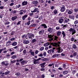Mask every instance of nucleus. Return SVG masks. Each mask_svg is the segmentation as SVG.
Masks as SVG:
<instances>
[{
    "label": "nucleus",
    "mask_w": 78,
    "mask_h": 78,
    "mask_svg": "<svg viewBox=\"0 0 78 78\" xmlns=\"http://www.w3.org/2000/svg\"><path fill=\"white\" fill-rule=\"evenodd\" d=\"M9 73V71H6L5 72V75H8Z\"/></svg>",
    "instance_id": "41"
},
{
    "label": "nucleus",
    "mask_w": 78,
    "mask_h": 78,
    "mask_svg": "<svg viewBox=\"0 0 78 78\" xmlns=\"http://www.w3.org/2000/svg\"><path fill=\"white\" fill-rule=\"evenodd\" d=\"M28 17V15H25L23 16L22 17V20H25V19L27 18Z\"/></svg>",
    "instance_id": "16"
},
{
    "label": "nucleus",
    "mask_w": 78,
    "mask_h": 78,
    "mask_svg": "<svg viewBox=\"0 0 78 78\" xmlns=\"http://www.w3.org/2000/svg\"><path fill=\"white\" fill-rule=\"evenodd\" d=\"M69 20H70L69 19H67L65 18V21H64V22L65 23H68V22H69Z\"/></svg>",
    "instance_id": "20"
},
{
    "label": "nucleus",
    "mask_w": 78,
    "mask_h": 78,
    "mask_svg": "<svg viewBox=\"0 0 78 78\" xmlns=\"http://www.w3.org/2000/svg\"><path fill=\"white\" fill-rule=\"evenodd\" d=\"M40 27L42 29H45V28H47V26L45 24L43 23L40 25Z\"/></svg>",
    "instance_id": "6"
},
{
    "label": "nucleus",
    "mask_w": 78,
    "mask_h": 78,
    "mask_svg": "<svg viewBox=\"0 0 78 78\" xmlns=\"http://www.w3.org/2000/svg\"><path fill=\"white\" fill-rule=\"evenodd\" d=\"M48 53H52V51H51V49H50V50H49L48 51Z\"/></svg>",
    "instance_id": "47"
},
{
    "label": "nucleus",
    "mask_w": 78,
    "mask_h": 78,
    "mask_svg": "<svg viewBox=\"0 0 78 78\" xmlns=\"http://www.w3.org/2000/svg\"><path fill=\"white\" fill-rule=\"evenodd\" d=\"M15 75H16V76H20V73L19 72L16 73L15 74Z\"/></svg>",
    "instance_id": "37"
},
{
    "label": "nucleus",
    "mask_w": 78,
    "mask_h": 78,
    "mask_svg": "<svg viewBox=\"0 0 78 78\" xmlns=\"http://www.w3.org/2000/svg\"><path fill=\"white\" fill-rule=\"evenodd\" d=\"M22 9L20 11V15H22V14H23V11H22Z\"/></svg>",
    "instance_id": "38"
},
{
    "label": "nucleus",
    "mask_w": 78,
    "mask_h": 78,
    "mask_svg": "<svg viewBox=\"0 0 78 78\" xmlns=\"http://www.w3.org/2000/svg\"><path fill=\"white\" fill-rule=\"evenodd\" d=\"M63 74H60L59 75V77H63L64 76V75H63Z\"/></svg>",
    "instance_id": "58"
},
{
    "label": "nucleus",
    "mask_w": 78,
    "mask_h": 78,
    "mask_svg": "<svg viewBox=\"0 0 78 78\" xmlns=\"http://www.w3.org/2000/svg\"><path fill=\"white\" fill-rule=\"evenodd\" d=\"M36 24H32L31 25H30V27H36Z\"/></svg>",
    "instance_id": "43"
},
{
    "label": "nucleus",
    "mask_w": 78,
    "mask_h": 78,
    "mask_svg": "<svg viewBox=\"0 0 78 78\" xmlns=\"http://www.w3.org/2000/svg\"><path fill=\"white\" fill-rule=\"evenodd\" d=\"M38 10V8H35L34 10L31 11V12H37Z\"/></svg>",
    "instance_id": "21"
},
{
    "label": "nucleus",
    "mask_w": 78,
    "mask_h": 78,
    "mask_svg": "<svg viewBox=\"0 0 78 78\" xmlns=\"http://www.w3.org/2000/svg\"><path fill=\"white\" fill-rule=\"evenodd\" d=\"M53 30L52 28L49 27L47 31H48L49 33H51L53 32Z\"/></svg>",
    "instance_id": "11"
},
{
    "label": "nucleus",
    "mask_w": 78,
    "mask_h": 78,
    "mask_svg": "<svg viewBox=\"0 0 78 78\" xmlns=\"http://www.w3.org/2000/svg\"><path fill=\"white\" fill-rule=\"evenodd\" d=\"M41 59H42L41 58H39L35 60L34 61V64H39V61H40Z\"/></svg>",
    "instance_id": "4"
},
{
    "label": "nucleus",
    "mask_w": 78,
    "mask_h": 78,
    "mask_svg": "<svg viewBox=\"0 0 78 78\" xmlns=\"http://www.w3.org/2000/svg\"><path fill=\"white\" fill-rule=\"evenodd\" d=\"M53 65H54V63H52L51 64H49L48 65V67H51Z\"/></svg>",
    "instance_id": "57"
},
{
    "label": "nucleus",
    "mask_w": 78,
    "mask_h": 78,
    "mask_svg": "<svg viewBox=\"0 0 78 78\" xmlns=\"http://www.w3.org/2000/svg\"><path fill=\"white\" fill-rule=\"evenodd\" d=\"M46 64V62H44L43 63H41L40 64V66L41 68H44L45 67V65Z\"/></svg>",
    "instance_id": "10"
},
{
    "label": "nucleus",
    "mask_w": 78,
    "mask_h": 78,
    "mask_svg": "<svg viewBox=\"0 0 78 78\" xmlns=\"http://www.w3.org/2000/svg\"><path fill=\"white\" fill-rule=\"evenodd\" d=\"M78 23V20H76L74 22V24H77V23Z\"/></svg>",
    "instance_id": "50"
},
{
    "label": "nucleus",
    "mask_w": 78,
    "mask_h": 78,
    "mask_svg": "<svg viewBox=\"0 0 78 78\" xmlns=\"http://www.w3.org/2000/svg\"><path fill=\"white\" fill-rule=\"evenodd\" d=\"M55 67H58V66H59V64L58 63H55Z\"/></svg>",
    "instance_id": "36"
},
{
    "label": "nucleus",
    "mask_w": 78,
    "mask_h": 78,
    "mask_svg": "<svg viewBox=\"0 0 78 78\" xmlns=\"http://www.w3.org/2000/svg\"><path fill=\"white\" fill-rule=\"evenodd\" d=\"M10 23L9 22H7L5 23V25H9Z\"/></svg>",
    "instance_id": "56"
},
{
    "label": "nucleus",
    "mask_w": 78,
    "mask_h": 78,
    "mask_svg": "<svg viewBox=\"0 0 78 78\" xmlns=\"http://www.w3.org/2000/svg\"><path fill=\"white\" fill-rule=\"evenodd\" d=\"M65 10H66V8L64 7H62L60 10L61 12H64Z\"/></svg>",
    "instance_id": "23"
},
{
    "label": "nucleus",
    "mask_w": 78,
    "mask_h": 78,
    "mask_svg": "<svg viewBox=\"0 0 78 78\" xmlns=\"http://www.w3.org/2000/svg\"><path fill=\"white\" fill-rule=\"evenodd\" d=\"M51 49L52 53H54V51H55V50H56V48H53Z\"/></svg>",
    "instance_id": "28"
},
{
    "label": "nucleus",
    "mask_w": 78,
    "mask_h": 78,
    "mask_svg": "<svg viewBox=\"0 0 78 78\" xmlns=\"http://www.w3.org/2000/svg\"><path fill=\"white\" fill-rule=\"evenodd\" d=\"M30 53H31V55L33 56H35V55H34V52H31Z\"/></svg>",
    "instance_id": "53"
},
{
    "label": "nucleus",
    "mask_w": 78,
    "mask_h": 78,
    "mask_svg": "<svg viewBox=\"0 0 78 78\" xmlns=\"http://www.w3.org/2000/svg\"><path fill=\"white\" fill-rule=\"evenodd\" d=\"M30 22H31V21H29L27 23V25H30Z\"/></svg>",
    "instance_id": "49"
},
{
    "label": "nucleus",
    "mask_w": 78,
    "mask_h": 78,
    "mask_svg": "<svg viewBox=\"0 0 78 78\" xmlns=\"http://www.w3.org/2000/svg\"><path fill=\"white\" fill-rule=\"evenodd\" d=\"M10 41L11 42V41H15L16 39L14 38H12L10 39H9Z\"/></svg>",
    "instance_id": "40"
},
{
    "label": "nucleus",
    "mask_w": 78,
    "mask_h": 78,
    "mask_svg": "<svg viewBox=\"0 0 78 78\" xmlns=\"http://www.w3.org/2000/svg\"><path fill=\"white\" fill-rule=\"evenodd\" d=\"M27 63H28V61L25 60H23L21 62V66H23V65H25V64H27Z\"/></svg>",
    "instance_id": "7"
},
{
    "label": "nucleus",
    "mask_w": 78,
    "mask_h": 78,
    "mask_svg": "<svg viewBox=\"0 0 78 78\" xmlns=\"http://www.w3.org/2000/svg\"><path fill=\"white\" fill-rule=\"evenodd\" d=\"M41 77L42 78H45V75L44 74L41 75Z\"/></svg>",
    "instance_id": "54"
},
{
    "label": "nucleus",
    "mask_w": 78,
    "mask_h": 78,
    "mask_svg": "<svg viewBox=\"0 0 78 78\" xmlns=\"http://www.w3.org/2000/svg\"><path fill=\"white\" fill-rule=\"evenodd\" d=\"M58 22L60 23H62L64 22V19H62V18H61L59 19Z\"/></svg>",
    "instance_id": "17"
},
{
    "label": "nucleus",
    "mask_w": 78,
    "mask_h": 78,
    "mask_svg": "<svg viewBox=\"0 0 78 78\" xmlns=\"http://www.w3.org/2000/svg\"><path fill=\"white\" fill-rule=\"evenodd\" d=\"M17 11L15 10H12V11H11V13L14 14H16V13H17Z\"/></svg>",
    "instance_id": "24"
},
{
    "label": "nucleus",
    "mask_w": 78,
    "mask_h": 78,
    "mask_svg": "<svg viewBox=\"0 0 78 78\" xmlns=\"http://www.w3.org/2000/svg\"><path fill=\"white\" fill-rule=\"evenodd\" d=\"M58 36H55V38H54V41H57V39H58Z\"/></svg>",
    "instance_id": "42"
},
{
    "label": "nucleus",
    "mask_w": 78,
    "mask_h": 78,
    "mask_svg": "<svg viewBox=\"0 0 78 78\" xmlns=\"http://www.w3.org/2000/svg\"><path fill=\"white\" fill-rule=\"evenodd\" d=\"M69 19H72L73 20H75V16L73 15L69 16Z\"/></svg>",
    "instance_id": "22"
},
{
    "label": "nucleus",
    "mask_w": 78,
    "mask_h": 78,
    "mask_svg": "<svg viewBox=\"0 0 78 78\" xmlns=\"http://www.w3.org/2000/svg\"><path fill=\"white\" fill-rule=\"evenodd\" d=\"M17 18V16H14L12 17L11 19V20L12 21H14L15 20H16Z\"/></svg>",
    "instance_id": "12"
},
{
    "label": "nucleus",
    "mask_w": 78,
    "mask_h": 78,
    "mask_svg": "<svg viewBox=\"0 0 78 78\" xmlns=\"http://www.w3.org/2000/svg\"><path fill=\"white\" fill-rule=\"evenodd\" d=\"M23 43L24 44H28L30 43V41L25 39L23 41Z\"/></svg>",
    "instance_id": "9"
},
{
    "label": "nucleus",
    "mask_w": 78,
    "mask_h": 78,
    "mask_svg": "<svg viewBox=\"0 0 78 78\" xmlns=\"http://www.w3.org/2000/svg\"><path fill=\"white\" fill-rule=\"evenodd\" d=\"M45 30L44 29H41V30L38 33L40 35H41L44 34Z\"/></svg>",
    "instance_id": "8"
},
{
    "label": "nucleus",
    "mask_w": 78,
    "mask_h": 78,
    "mask_svg": "<svg viewBox=\"0 0 78 78\" xmlns=\"http://www.w3.org/2000/svg\"><path fill=\"white\" fill-rule=\"evenodd\" d=\"M6 44L8 45V46H9V45H11V41L9 39L8 40V41L6 43Z\"/></svg>",
    "instance_id": "18"
},
{
    "label": "nucleus",
    "mask_w": 78,
    "mask_h": 78,
    "mask_svg": "<svg viewBox=\"0 0 78 78\" xmlns=\"http://www.w3.org/2000/svg\"><path fill=\"white\" fill-rule=\"evenodd\" d=\"M26 37V35L25 34H24L22 36V38L23 39H24V38H25Z\"/></svg>",
    "instance_id": "60"
},
{
    "label": "nucleus",
    "mask_w": 78,
    "mask_h": 78,
    "mask_svg": "<svg viewBox=\"0 0 78 78\" xmlns=\"http://www.w3.org/2000/svg\"><path fill=\"white\" fill-rule=\"evenodd\" d=\"M37 3H38V1H33L32 2L33 5H34V6H37V5H36V4H37Z\"/></svg>",
    "instance_id": "14"
},
{
    "label": "nucleus",
    "mask_w": 78,
    "mask_h": 78,
    "mask_svg": "<svg viewBox=\"0 0 78 78\" xmlns=\"http://www.w3.org/2000/svg\"><path fill=\"white\" fill-rule=\"evenodd\" d=\"M28 4V2L27 1H24V2H23L22 3V6H26Z\"/></svg>",
    "instance_id": "13"
},
{
    "label": "nucleus",
    "mask_w": 78,
    "mask_h": 78,
    "mask_svg": "<svg viewBox=\"0 0 78 78\" xmlns=\"http://www.w3.org/2000/svg\"><path fill=\"white\" fill-rule=\"evenodd\" d=\"M40 70L41 71H45V69L44 68H41Z\"/></svg>",
    "instance_id": "62"
},
{
    "label": "nucleus",
    "mask_w": 78,
    "mask_h": 78,
    "mask_svg": "<svg viewBox=\"0 0 78 78\" xmlns=\"http://www.w3.org/2000/svg\"><path fill=\"white\" fill-rule=\"evenodd\" d=\"M62 32L60 31H59L57 33V35L58 36H61V34Z\"/></svg>",
    "instance_id": "27"
},
{
    "label": "nucleus",
    "mask_w": 78,
    "mask_h": 78,
    "mask_svg": "<svg viewBox=\"0 0 78 78\" xmlns=\"http://www.w3.org/2000/svg\"><path fill=\"white\" fill-rule=\"evenodd\" d=\"M44 47H41L40 48V51H42V50H44Z\"/></svg>",
    "instance_id": "51"
},
{
    "label": "nucleus",
    "mask_w": 78,
    "mask_h": 78,
    "mask_svg": "<svg viewBox=\"0 0 78 78\" xmlns=\"http://www.w3.org/2000/svg\"><path fill=\"white\" fill-rule=\"evenodd\" d=\"M11 58L12 59H16V58H17V56L16 55H12Z\"/></svg>",
    "instance_id": "32"
},
{
    "label": "nucleus",
    "mask_w": 78,
    "mask_h": 78,
    "mask_svg": "<svg viewBox=\"0 0 78 78\" xmlns=\"http://www.w3.org/2000/svg\"><path fill=\"white\" fill-rule=\"evenodd\" d=\"M73 28H74V27H73V29L71 27L69 29V32H72V35H73L74 34H75V33H76V30L74 29Z\"/></svg>",
    "instance_id": "1"
},
{
    "label": "nucleus",
    "mask_w": 78,
    "mask_h": 78,
    "mask_svg": "<svg viewBox=\"0 0 78 78\" xmlns=\"http://www.w3.org/2000/svg\"><path fill=\"white\" fill-rule=\"evenodd\" d=\"M56 50H57V52L58 53H62V52L63 51V49L60 47H58L57 48H56Z\"/></svg>",
    "instance_id": "5"
},
{
    "label": "nucleus",
    "mask_w": 78,
    "mask_h": 78,
    "mask_svg": "<svg viewBox=\"0 0 78 78\" xmlns=\"http://www.w3.org/2000/svg\"><path fill=\"white\" fill-rule=\"evenodd\" d=\"M67 25H64L62 27L63 29H65L66 27H67Z\"/></svg>",
    "instance_id": "59"
},
{
    "label": "nucleus",
    "mask_w": 78,
    "mask_h": 78,
    "mask_svg": "<svg viewBox=\"0 0 78 78\" xmlns=\"http://www.w3.org/2000/svg\"><path fill=\"white\" fill-rule=\"evenodd\" d=\"M23 48H21L19 50V51L20 52H22V51H23Z\"/></svg>",
    "instance_id": "48"
},
{
    "label": "nucleus",
    "mask_w": 78,
    "mask_h": 78,
    "mask_svg": "<svg viewBox=\"0 0 78 78\" xmlns=\"http://www.w3.org/2000/svg\"><path fill=\"white\" fill-rule=\"evenodd\" d=\"M63 75H66L68 73V71L67 70L63 71Z\"/></svg>",
    "instance_id": "30"
},
{
    "label": "nucleus",
    "mask_w": 78,
    "mask_h": 78,
    "mask_svg": "<svg viewBox=\"0 0 78 78\" xmlns=\"http://www.w3.org/2000/svg\"><path fill=\"white\" fill-rule=\"evenodd\" d=\"M62 34L63 35V37H64L66 36V33H65V32L64 31H62Z\"/></svg>",
    "instance_id": "33"
},
{
    "label": "nucleus",
    "mask_w": 78,
    "mask_h": 78,
    "mask_svg": "<svg viewBox=\"0 0 78 78\" xmlns=\"http://www.w3.org/2000/svg\"><path fill=\"white\" fill-rule=\"evenodd\" d=\"M3 76H5V75H4V74H1L0 76V78H2V77H3Z\"/></svg>",
    "instance_id": "63"
},
{
    "label": "nucleus",
    "mask_w": 78,
    "mask_h": 78,
    "mask_svg": "<svg viewBox=\"0 0 78 78\" xmlns=\"http://www.w3.org/2000/svg\"><path fill=\"white\" fill-rule=\"evenodd\" d=\"M73 75H75V73H76V71L73 70L72 72Z\"/></svg>",
    "instance_id": "55"
},
{
    "label": "nucleus",
    "mask_w": 78,
    "mask_h": 78,
    "mask_svg": "<svg viewBox=\"0 0 78 78\" xmlns=\"http://www.w3.org/2000/svg\"><path fill=\"white\" fill-rule=\"evenodd\" d=\"M37 41L36 39L35 38L32 39L31 41L32 43H34V42H36Z\"/></svg>",
    "instance_id": "29"
},
{
    "label": "nucleus",
    "mask_w": 78,
    "mask_h": 78,
    "mask_svg": "<svg viewBox=\"0 0 78 78\" xmlns=\"http://www.w3.org/2000/svg\"><path fill=\"white\" fill-rule=\"evenodd\" d=\"M23 54H26L27 53V50H24L23 51Z\"/></svg>",
    "instance_id": "52"
},
{
    "label": "nucleus",
    "mask_w": 78,
    "mask_h": 78,
    "mask_svg": "<svg viewBox=\"0 0 78 78\" xmlns=\"http://www.w3.org/2000/svg\"><path fill=\"white\" fill-rule=\"evenodd\" d=\"M50 43L48 42L46 43H45L44 45V47H47V46H48V45H50Z\"/></svg>",
    "instance_id": "26"
},
{
    "label": "nucleus",
    "mask_w": 78,
    "mask_h": 78,
    "mask_svg": "<svg viewBox=\"0 0 78 78\" xmlns=\"http://www.w3.org/2000/svg\"><path fill=\"white\" fill-rule=\"evenodd\" d=\"M77 47L76 44H73V48H74V50H75L77 48Z\"/></svg>",
    "instance_id": "25"
},
{
    "label": "nucleus",
    "mask_w": 78,
    "mask_h": 78,
    "mask_svg": "<svg viewBox=\"0 0 78 78\" xmlns=\"http://www.w3.org/2000/svg\"><path fill=\"white\" fill-rule=\"evenodd\" d=\"M43 55L44 57L46 56V55H47V53H46V52H44Z\"/></svg>",
    "instance_id": "45"
},
{
    "label": "nucleus",
    "mask_w": 78,
    "mask_h": 78,
    "mask_svg": "<svg viewBox=\"0 0 78 78\" xmlns=\"http://www.w3.org/2000/svg\"><path fill=\"white\" fill-rule=\"evenodd\" d=\"M77 54V53H76V52H75L73 53V56H76V55Z\"/></svg>",
    "instance_id": "61"
},
{
    "label": "nucleus",
    "mask_w": 78,
    "mask_h": 78,
    "mask_svg": "<svg viewBox=\"0 0 78 78\" xmlns=\"http://www.w3.org/2000/svg\"><path fill=\"white\" fill-rule=\"evenodd\" d=\"M74 12H77L78 11V9L77 8H75L74 9Z\"/></svg>",
    "instance_id": "34"
},
{
    "label": "nucleus",
    "mask_w": 78,
    "mask_h": 78,
    "mask_svg": "<svg viewBox=\"0 0 78 78\" xmlns=\"http://www.w3.org/2000/svg\"><path fill=\"white\" fill-rule=\"evenodd\" d=\"M48 59L46 58L41 59L42 61H48Z\"/></svg>",
    "instance_id": "31"
},
{
    "label": "nucleus",
    "mask_w": 78,
    "mask_h": 78,
    "mask_svg": "<svg viewBox=\"0 0 78 78\" xmlns=\"http://www.w3.org/2000/svg\"><path fill=\"white\" fill-rule=\"evenodd\" d=\"M66 66H67V65H66V64L64 63L63 64V66H62L63 68L65 69H66Z\"/></svg>",
    "instance_id": "35"
},
{
    "label": "nucleus",
    "mask_w": 78,
    "mask_h": 78,
    "mask_svg": "<svg viewBox=\"0 0 78 78\" xmlns=\"http://www.w3.org/2000/svg\"><path fill=\"white\" fill-rule=\"evenodd\" d=\"M34 34H30L28 35V36L27 37V38L26 39H28V38L30 39H32L33 38H34Z\"/></svg>",
    "instance_id": "3"
},
{
    "label": "nucleus",
    "mask_w": 78,
    "mask_h": 78,
    "mask_svg": "<svg viewBox=\"0 0 78 78\" xmlns=\"http://www.w3.org/2000/svg\"><path fill=\"white\" fill-rule=\"evenodd\" d=\"M58 12V10H55L54 11V13L55 14H56Z\"/></svg>",
    "instance_id": "44"
},
{
    "label": "nucleus",
    "mask_w": 78,
    "mask_h": 78,
    "mask_svg": "<svg viewBox=\"0 0 78 78\" xmlns=\"http://www.w3.org/2000/svg\"><path fill=\"white\" fill-rule=\"evenodd\" d=\"M16 62V60L11 61V63L12 64H14Z\"/></svg>",
    "instance_id": "46"
},
{
    "label": "nucleus",
    "mask_w": 78,
    "mask_h": 78,
    "mask_svg": "<svg viewBox=\"0 0 78 78\" xmlns=\"http://www.w3.org/2000/svg\"><path fill=\"white\" fill-rule=\"evenodd\" d=\"M73 12V10L72 9H71L69 10V11H68V14H72Z\"/></svg>",
    "instance_id": "15"
},
{
    "label": "nucleus",
    "mask_w": 78,
    "mask_h": 78,
    "mask_svg": "<svg viewBox=\"0 0 78 78\" xmlns=\"http://www.w3.org/2000/svg\"><path fill=\"white\" fill-rule=\"evenodd\" d=\"M48 39H49V41L50 42H51L52 41H54V37H53V36L51 34H48Z\"/></svg>",
    "instance_id": "2"
},
{
    "label": "nucleus",
    "mask_w": 78,
    "mask_h": 78,
    "mask_svg": "<svg viewBox=\"0 0 78 78\" xmlns=\"http://www.w3.org/2000/svg\"><path fill=\"white\" fill-rule=\"evenodd\" d=\"M57 45H58V43H53V47H56V46H57Z\"/></svg>",
    "instance_id": "39"
},
{
    "label": "nucleus",
    "mask_w": 78,
    "mask_h": 78,
    "mask_svg": "<svg viewBox=\"0 0 78 78\" xmlns=\"http://www.w3.org/2000/svg\"><path fill=\"white\" fill-rule=\"evenodd\" d=\"M11 45H12V46H16V45H17V43L16 42H14Z\"/></svg>",
    "instance_id": "19"
},
{
    "label": "nucleus",
    "mask_w": 78,
    "mask_h": 78,
    "mask_svg": "<svg viewBox=\"0 0 78 78\" xmlns=\"http://www.w3.org/2000/svg\"><path fill=\"white\" fill-rule=\"evenodd\" d=\"M71 41H74V38L73 37H72L71 38Z\"/></svg>",
    "instance_id": "64"
}]
</instances>
